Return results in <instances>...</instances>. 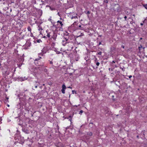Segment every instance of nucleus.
Listing matches in <instances>:
<instances>
[{
    "label": "nucleus",
    "mask_w": 147,
    "mask_h": 147,
    "mask_svg": "<svg viewBox=\"0 0 147 147\" xmlns=\"http://www.w3.org/2000/svg\"><path fill=\"white\" fill-rule=\"evenodd\" d=\"M68 45H67L68 46V48L67 49V50H70L72 49L73 48V43L72 42H71V41H70V42H69V43H68Z\"/></svg>",
    "instance_id": "obj_4"
},
{
    "label": "nucleus",
    "mask_w": 147,
    "mask_h": 147,
    "mask_svg": "<svg viewBox=\"0 0 147 147\" xmlns=\"http://www.w3.org/2000/svg\"><path fill=\"white\" fill-rule=\"evenodd\" d=\"M46 52H45L44 53H39L38 54V56H43V54L44 53H45Z\"/></svg>",
    "instance_id": "obj_13"
},
{
    "label": "nucleus",
    "mask_w": 147,
    "mask_h": 147,
    "mask_svg": "<svg viewBox=\"0 0 147 147\" xmlns=\"http://www.w3.org/2000/svg\"><path fill=\"white\" fill-rule=\"evenodd\" d=\"M30 36L31 37H33L34 36L33 35L32 32H30Z\"/></svg>",
    "instance_id": "obj_18"
},
{
    "label": "nucleus",
    "mask_w": 147,
    "mask_h": 147,
    "mask_svg": "<svg viewBox=\"0 0 147 147\" xmlns=\"http://www.w3.org/2000/svg\"><path fill=\"white\" fill-rule=\"evenodd\" d=\"M90 11H87V13H87V14H90Z\"/></svg>",
    "instance_id": "obj_24"
},
{
    "label": "nucleus",
    "mask_w": 147,
    "mask_h": 147,
    "mask_svg": "<svg viewBox=\"0 0 147 147\" xmlns=\"http://www.w3.org/2000/svg\"><path fill=\"white\" fill-rule=\"evenodd\" d=\"M121 47L123 48V49H124L125 48V46H123V45H122L121 46Z\"/></svg>",
    "instance_id": "obj_31"
},
{
    "label": "nucleus",
    "mask_w": 147,
    "mask_h": 147,
    "mask_svg": "<svg viewBox=\"0 0 147 147\" xmlns=\"http://www.w3.org/2000/svg\"><path fill=\"white\" fill-rule=\"evenodd\" d=\"M39 27V30H40V29H41V30H42V28L41 27H40V26H38Z\"/></svg>",
    "instance_id": "obj_27"
},
{
    "label": "nucleus",
    "mask_w": 147,
    "mask_h": 147,
    "mask_svg": "<svg viewBox=\"0 0 147 147\" xmlns=\"http://www.w3.org/2000/svg\"><path fill=\"white\" fill-rule=\"evenodd\" d=\"M142 39V38H141L140 39Z\"/></svg>",
    "instance_id": "obj_48"
},
{
    "label": "nucleus",
    "mask_w": 147,
    "mask_h": 147,
    "mask_svg": "<svg viewBox=\"0 0 147 147\" xmlns=\"http://www.w3.org/2000/svg\"><path fill=\"white\" fill-rule=\"evenodd\" d=\"M23 143H24V142H23L22 143H21V144H23Z\"/></svg>",
    "instance_id": "obj_42"
},
{
    "label": "nucleus",
    "mask_w": 147,
    "mask_h": 147,
    "mask_svg": "<svg viewBox=\"0 0 147 147\" xmlns=\"http://www.w3.org/2000/svg\"><path fill=\"white\" fill-rule=\"evenodd\" d=\"M53 33V31H51L50 32H48L47 31H46V35H45V34L43 35V37L44 38H50L51 37V36H52Z\"/></svg>",
    "instance_id": "obj_2"
},
{
    "label": "nucleus",
    "mask_w": 147,
    "mask_h": 147,
    "mask_svg": "<svg viewBox=\"0 0 147 147\" xmlns=\"http://www.w3.org/2000/svg\"><path fill=\"white\" fill-rule=\"evenodd\" d=\"M142 45H140V47H139V50H141V48H142Z\"/></svg>",
    "instance_id": "obj_20"
},
{
    "label": "nucleus",
    "mask_w": 147,
    "mask_h": 147,
    "mask_svg": "<svg viewBox=\"0 0 147 147\" xmlns=\"http://www.w3.org/2000/svg\"><path fill=\"white\" fill-rule=\"evenodd\" d=\"M129 78H130L132 77V76L131 75H130L129 76H127Z\"/></svg>",
    "instance_id": "obj_28"
},
{
    "label": "nucleus",
    "mask_w": 147,
    "mask_h": 147,
    "mask_svg": "<svg viewBox=\"0 0 147 147\" xmlns=\"http://www.w3.org/2000/svg\"><path fill=\"white\" fill-rule=\"evenodd\" d=\"M76 29H81V30H82L83 29L81 28V25H79L78 27H77L76 28Z\"/></svg>",
    "instance_id": "obj_14"
},
{
    "label": "nucleus",
    "mask_w": 147,
    "mask_h": 147,
    "mask_svg": "<svg viewBox=\"0 0 147 147\" xmlns=\"http://www.w3.org/2000/svg\"><path fill=\"white\" fill-rule=\"evenodd\" d=\"M115 67H117V66L116 65H115Z\"/></svg>",
    "instance_id": "obj_44"
},
{
    "label": "nucleus",
    "mask_w": 147,
    "mask_h": 147,
    "mask_svg": "<svg viewBox=\"0 0 147 147\" xmlns=\"http://www.w3.org/2000/svg\"><path fill=\"white\" fill-rule=\"evenodd\" d=\"M38 87V85H35V88H37Z\"/></svg>",
    "instance_id": "obj_30"
},
{
    "label": "nucleus",
    "mask_w": 147,
    "mask_h": 147,
    "mask_svg": "<svg viewBox=\"0 0 147 147\" xmlns=\"http://www.w3.org/2000/svg\"><path fill=\"white\" fill-rule=\"evenodd\" d=\"M60 20H62V18H60Z\"/></svg>",
    "instance_id": "obj_46"
},
{
    "label": "nucleus",
    "mask_w": 147,
    "mask_h": 147,
    "mask_svg": "<svg viewBox=\"0 0 147 147\" xmlns=\"http://www.w3.org/2000/svg\"><path fill=\"white\" fill-rule=\"evenodd\" d=\"M45 72H46V71H47V69H45Z\"/></svg>",
    "instance_id": "obj_39"
},
{
    "label": "nucleus",
    "mask_w": 147,
    "mask_h": 147,
    "mask_svg": "<svg viewBox=\"0 0 147 147\" xmlns=\"http://www.w3.org/2000/svg\"><path fill=\"white\" fill-rule=\"evenodd\" d=\"M83 111L82 110H81L80 111L79 113L80 115H81L82 114V113H83Z\"/></svg>",
    "instance_id": "obj_16"
},
{
    "label": "nucleus",
    "mask_w": 147,
    "mask_h": 147,
    "mask_svg": "<svg viewBox=\"0 0 147 147\" xmlns=\"http://www.w3.org/2000/svg\"><path fill=\"white\" fill-rule=\"evenodd\" d=\"M143 6L146 9H147V4L143 5Z\"/></svg>",
    "instance_id": "obj_15"
},
{
    "label": "nucleus",
    "mask_w": 147,
    "mask_h": 147,
    "mask_svg": "<svg viewBox=\"0 0 147 147\" xmlns=\"http://www.w3.org/2000/svg\"><path fill=\"white\" fill-rule=\"evenodd\" d=\"M55 146L57 147H63V144L60 142H58L55 144Z\"/></svg>",
    "instance_id": "obj_7"
},
{
    "label": "nucleus",
    "mask_w": 147,
    "mask_h": 147,
    "mask_svg": "<svg viewBox=\"0 0 147 147\" xmlns=\"http://www.w3.org/2000/svg\"><path fill=\"white\" fill-rule=\"evenodd\" d=\"M52 45L53 46H54L55 45V43L54 42H52Z\"/></svg>",
    "instance_id": "obj_29"
},
{
    "label": "nucleus",
    "mask_w": 147,
    "mask_h": 147,
    "mask_svg": "<svg viewBox=\"0 0 147 147\" xmlns=\"http://www.w3.org/2000/svg\"><path fill=\"white\" fill-rule=\"evenodd\" d=\"M6 99L7 100H8L9 99V98H8V97H6Z\"/></svg>",
    "instance_id": "obj_36"
},
{
    "label": "nucleus",
    "mask_w": 147,
    "mask_h": 147,
    "mask_svg": "<svg viewBox=\"0 0 147 147\" xmlns=\"http://www.w3.org/2000/svg\"><path fill=\"white\" fill-rule=\"evenodd\" d=\"M66 89V87L64 84H63L62 85V89L61 90L63 94L65 93V90Z\"/></svg>",
    "instance_id": "obj_8"
},
{
    "label": "nucleus",
    "mask_w": 147,
    "mask_h": 147,
    "mask_svg": "<svg viewBox=\"0 0 147 147\" xmlns=\"http://www.w3.org/2000/svg\"><path fill=\"white\" fill-rule=\"evenodd\" d=\"M49 61L50 62L49 63L53 65V62L52 61Z\"/></svg>",
    "instance_id": "obj_21"
},
{
    "label": "nucleus",
    "mask_w": 147,
    "mask_h": 147,
    "mask_svg": "<svg viewBox=\"0 0 147 147\" xmlns=\"http://www.w3.org/2000/svg\"><path fill=\"white\" fill-rule=\"evenodd\" d=\"M87 134L90 136H91L92 135V132H88L87 133Z\"/></svg>",
    "instance_id": "obj_11"
},
{
    "label": "nucleus",
    "mask_w": 147,
    "mask_h": 147,
    "mask_svg": "<svg viewBox=\"0 0 147 147\" xmlns=\"http://www.w3.org/2000/svg\"><path fill=\"white\" fill-rule=\"evenodd\" d=\"M74 90H72V93L73 94H74Z\"/></svg>",
    "instance_id": "obj_38"
},
{
    "label": "nucleus",
    "mask_w": 147,
    "mask_h": 147,
    "mask_svg": "<svg viewBox=\"0 0 147 147\" xmlns=\"http://www.w3.org/2000/svg\"><path fill=\"white\" fill-rule=\"evenodd\" d=\"M1 63H0V66H1Z\"/></svg>",
    "instance_id": "obj_47"
},
{
    "label": "nucleus",
    "mask_w": 147,
    "mask_h": 147,
    "mask_svg": "<svg viewBox=\"0 0 147 147\" xmlns=\"http://www.w3.org/2000/svg\"><path fill=\"white\" fill-rule=\"evenodd\" d=\"M27 29L28 31L30 32H31L32 29L30 26H28L27 28Z\"/></svg>",
    "instance_id": "obj_12"
},
{
    "label": "nucleus",
    "mask_w": 147,
    "mask_h": 147,
    "mask_svg": "<svg viewBox=\"0 0 147 147\" xmlns=\"http://www.w3.org/2000/svg\"><path fill=\"white\" fill-rule=\"evenodd\" d=\"M69 120L71 122V120H72V118H71L70 119H69Z\"/></svg>",
    "instance_id": "obj_32"
},
{
    "label": "nucleus",
    "mask_w": 147,
    "mask_h": 147,
    "mask_svg": "<svg viewBox=\"0 0 147 147\" xmlns=\"http://www.w3.org/2000/svg\"><path fill=\"white\" fill-rule=\"evenodd\" d=\"M57 36V34L53 32V33L52 36H51V38H52L53 40L54 41H56Z\"/></svg>",
    "instance_id": "obj_6"
},
{
    "label": "nucleus",
    "mask_w": 147,
    "mask_h": 147,
    "mask_svg": "<svg viewBox=\"0 0 147 147\" xmlns=\"http://www.w3.org/2000/svg\"><path fill=\"white\" fill-rule=\"evenodd\" d=\"M42 53H44L45 52H46V51H44V49H43L42 50Z\"/></svg>",
    "instance_id": "obj_26"
},
{
    "label": "nucleus",
    "mask_w": 147,
    "mask_h": 147,
    "mask_svg": "<svg viewBox=\"0 0 147 147\" xmlns=\"http://www.w3.org/2000/svg\"><path fill=\"white\" fill-rule=\"evenodd\" d=\"M7 106L8 107H9V105H7Z\"/></svg>",
    "instance_id": "obj_41"
},
{
    "label": "nucleus",
    "mask_w": 147,
    "mask_h": 147,
    "mask_svg": "<svg viewBox=\"0 0 147 147\" xmlns=\"http://www.w3.org/2000/svg\"><path fill=\"white\" fill-rule=\"evenodd\" d=\"M101 44V42H100L98 44V46L100 45Z\"/></svg>",
    "instance_id": "obj_33"
},
{
    "label": "nucleus",
    "mask_w": 147,
    "mask_h": 147,
    "mask_svg": "<svg viewBox=\"0 0 147 147\" xmlns=\"http://www.w3.org/2000/svg\"><path fill=\"white\" fill-rule=\"evenodd\" d=\"M46 33H45L44 34H45V35H46V31L45 32Z\"/></svg>",
    "instance_id": "obj_40"
},
{
    "label": "nucleus",
    "mask_w": 147,
    "mask_h": 147,
    "mask_svg": "<svg viewBox=\"0 0 147 147\" xmlns=\"http://www.w3.org/2000/svg\"><path fill=\"white\" fill-rule=\"evenodd\" d=\"M140 25L141 26H143V23H140Z\"/></svg>",
    "instance_id": "obj_34"
},
{
    "label": "nucleus",
    "mask_w": 147,
    "mask_h": 147,
    "mask_svg": "<svg viewBox=\"0 0 147 147\" xmlns=\"http://www.w3.org/2000/svg\"><path fill=\"white\" fill-rule=\"evenodd\" d=\"M67 88H71V89L72 88L71 87H70V86H69L68 87H67Z\"/></svg>",
    "instance_id": "obj_35"
},
{
    "label": "nucleus",
    "mask_w": 147,
    "mask_h": 147,
    "mask_svg": "<svg viewBox=\"0 0 147 147\" xmlns=\"http://www.w3.org/2000/svg\"><path fill=\"white\" fill-rule=\"evenodd\" d=\"M57 24L55 25V27L56 28H59L61 29L63 28V24L61 21L58 20L57 22Z\"/></svg>",
    "instance_id": "obj_3"
},
{
    "label": "nucleus",
    "mask_w": 147,
    "mask_h": 147,
    "mask_svg": "<svg viewBox=\"0 0 147 147\" xmlns=\"http://www.w3.org/2000/svg\"><path fill=\"white\" fill-rule=\"evenodd\" d=\"M38 58L34 60V63L37 66H40V64H39L38 63V61L40 59L42 58L40 56H38Z\"/></svg>",
    "instance_id": "obj_5"
},
{
    "label": "nucleus",
    "mask_w": 147,
    "mask_h": 147,
    "mask_svg": "<svg viewBox=\"0 0 147 147\" xmlns=\"http://www.w3.org/2000/svg\"><path fill=\"white\" fill-rule=\"evenodd\" d=\"M104 2L105 3H108V1L107 0H105L104 1Z\"/></svg>",
    "instance_id": "obj_19"
},
{
    "label": "nucleus",
    "mask_w": 147,
    "mask_h": 147,
    "mask_svg": "<svg viewBox=\"0 0 147 147\" xmlns=\"http://www.w3.org/2000/svg\"><path fill=\"white\" fill-rule=\"evenodd\" d=\"M95 61L96 63V65L97 66V67H96V68H98V66L100 65V63L98 62L97 59V58L95 60Z\"/></svg>",
    "instance_id": "obj_9"
},
{
    "label": "nucleus",
    "mask_w": 147,
    "mask_h": 147,
    "mask_svg": "<svg viewBox=\"0 0 147 147\" xmlns=\"http://www.w3.org/2000/svg\"><path fill=\"white\" fill-rule=\"evenodd\" d=\"M39 40H38V41H37V42H39Z\"/></svg>",
    "instance_id": "obj_45"
},
{
    "label": "nucleus",
    "mask_w": 147,
    "mask_h": 147,
    "mask_svg": "<svg viewBox=\"0 0 147 147\" xmlns=\"http://www.w3.org/2000/svg\"><path fill=\"white\" fill-rule=\"evenodd\" d=\"M110 68H109V70H110Z\"/></svg>",
    "instance_id": "obj_49"
},
{
    "label": "nucleus",
    "mask_w": 147,
    "mask_h": 147,
    "mask_svg": "<svg viewBox=\"0 0 147 147\" xmlns=\"http://www.w3.org/2000/svg\"><path fill=\"white\" fill-rule=\"evenodd\" d=\"M102 53V52L101 51H99L97 53V54L98 55H101Z\"/></svg>",
    "instance_id": "obj_17"
},
{
    "label": "nucleus",
    "mask_w": 147,
    "mask_h": 147,
    "mask_svg": "<svg viewBox=\"0 0 147 147\" xmlns=\"http://www.w3.org/2000/svg\"><path fill=\"white\" fill-rule=\"evenodd\" d=\"M70 18L71 20H72L74 18V19L78 18V17L76 15L74 16H70Z\"/></svg>",
    "instance_id": "obj_10"
},
{
    "label": "nucleus",
    "mask_w": 147,
    "mask_h": 147,
    "mask_svg": "<svg viewBox=\"0 0 147 147\" xmlns=\"http://www.w3.org/2000/svg\"><path fill=\"white\" fill-rule=\"evenodd\" d=\"M76 22H75L72 25V26H74L75 25H76Z\"/></svg>",
    "instance_id": "obj_22"
},
{
    "label": "nucleus",
    "mask_w": 147,
    "mask_h": 147,
    "mask_svg": "<svg viewBox=\"0 0 147 147\" xmlns=\"http://www.w3.org/2000/svg\"><path fill=\"white\" fill-rule=\"evenodd\" d=\"M112 63H115V61H112Z\"/></svg>",
    "instance_id": "obj_37"
},
{
    "label": "nucleus",
    "mask_w": 147,
    "mask_h": 147,
    "mask_svg": "<svg viewBox=\"0 0 147 147\" xmlns=\"http://www.w3.org/2000/svg\"><path fill=\"white\" fill-rule=\"evenodd\" d=\"M69 117L71 118V116H69Z\"/></svg>",
    "instance_id": "obj_43"
},
{
    "label": "nucleus",
    "mask_w": 147,
    "mask_h": 147,
    "mask_svg": "<svg viewBox=\"0 0 147 147\" xmlns=\"http://www.w3.org/2000/svg\"><path fill=\"white\" fill-rule=\"evenodd\" d=\"M66 37H64L63 40H62L61 43L63 45L65 46L66 44L69 43L70 42V40H71L70 39V36L66 35Z\"/></svg>",
    "instance_id": "obj_1"
},
{
    "label": "nucleus",
    "mask_w": 147,
    "mask_h": 147,
    "mask_svg": "<svg viewBox=\"0 0 147 147\" xmlns=\"http://www.w3.org/2000/svg\"><path fill=\"white\" fill-rule=\"evenodd\" d=\"M137 137H138V136H137Z\"/></svg>",
    "instance_id": "obj_50"
},
{
    "label": "nucleus",
    "mask_w": 147,
    "mask_h": 147,
    "mask_svg": "<svg viewBox=\"0 0 147 147\" xmlns=\"http://www.w3.org/2000/svg\"><path fill=\"white\" fill-rule=\"evenodd\" d=\"M124 18L125 19V20H126V19L127 18V17L126 16H124Z\"/></svg>",
    "instance_id": "obj_25"
},
{
    "label": "nucleus",
    "mask_w": 147,
    "mask_h": 147,
    "mask_svg": "<svg viewBox=\"0 0 147 147\" xmlns=\"http://www.w3.org/2000/svg\"><path fill=\"white\" fill-rule=\"evenodd\" d=\"M84 35V34L83 33H81L80 35V36H82Z\"/></svg>",
    "instance_id": "obj_23"
}]
</instances>
